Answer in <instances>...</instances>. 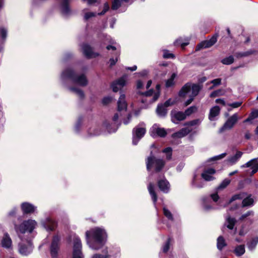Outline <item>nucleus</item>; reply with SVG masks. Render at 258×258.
Segmentation results:
<instances>
[{"mask_svg":"<svg viewBox=\"0 0 258 258\" xmlns=\"http://www.w3.org/2000/svg\"><path fill=\"white\" fill-rule=\"evenodd\" d=\"M86 239L90 248L98 250L105 244L107 234L104 229L95 227L86 232Z\"/></svg>","mask_w":258,"mask_h":258,"instance_id":"nucleus-1","label":"nucleus"},{"mask_svg":"<svg viewBox=\"0 0 258 258\" xmlns=\"http://www.w3.org/2000/svg\"><path fill=\"white\" fill-rule=\"evenodd\" d=\"M61 78L63 81L69 80L81 86H85L88 84V81L85 75H78L71 68H68L62 72Z\"/></svg>","mask_w":258,"mask_h":258,"instance_id":"nucleus-2","label":"nucleus"},{"mask_svg":"<svg viewBox=\"0 0 258 258\" xmlns=\"http://www.w3.org/2000/svg\"><path fill=\"white\" fill-rule=\"evenodd\" d=\"M200 90V86L197 84H193L191 86L190 84H186L181 88L179 95L182 97H189V99L185 102V106H187L191 103L194 98L199 94Z\"/></svg>","mask_w":258,"mask_h":258,"instance_id":"nucleus-3","label":"nucleus"},{"mask_svg":"<svg viewBox=\"0 0 258 258\" xmlns=\"http://www.w3.org/2000/svg\"><path fill=\"white\" fill-rule=\"evenodd\" d=\"M37 225V223L35 220L29 219L24 221L20 225H15V229L19 237L23 240V235L26 233H31Z\"/></svg>","mask_w":258,"mask_h":258,"instance_id":"nucleus-4","label":"nucleus"},{"mask_svg":"<svg viewBox=\"0 0 258 258\" xmlns=\"http://www.w3.org/2000/svg\"><path fill=\"white\" fill-rule=\"evenodd\" d=\"M164 162L162 159H157L151 156L147 159L146 162L147 169L150 170L151 168L155 167L157 172L159 171L164 166Z\"/></svg>","mask_w":258,"mask_h":258,"instance_id":"nucleus-5","label":"nucleus"},{"mask_svg":"<svg viewBox=\"0 0 258 258\" xmlns=\"http://www.w3.org/2000/svg\"><path fill=\"white\" fill-rule=\"evenodd\" d=\"M145 124L142 123L135 127L133 131V144L136 145L146 133Z\"/></svg>","mask_w":258,"mask_h":258,"instance_id":"nucleus-6","label":"nucleus"},{"mask_svg":"<svg viewBox=\"0 0 258 258\" xmlns=\"http://www.w3.org/2000/svg\"><path fill=\"white\" fill-rule=\"evenodd\" d=\"M82 244L81 240L78 237H75L74 240L73 258H83L82 252Z\"/></svg>","mask_w":258,"mask_h":258,"instance_id":"nucleus-7","label":"nucleus"},{"mask_svg":"<svg viewBox=\"0 0 258 258\" xmlns=\"http://www.w3.org/2000/svg\"><path fill=\"white\" fill-rule=\"evenodd\" d=\"M60 238L58 235H55L53 237L50 247V254L52 258H58V251L59 248Z\"/></svg>","mask_w":258,"mask_h":258,"instance_id":"nucleus-8","label":"nucleus"},{"mask_svg":"<svg viewBox=\"0 0 258 258\" xmlns=\"http://www.w3.org/2000/svg\"><path fill=\"white\" fill-rule=\"evenodd\" d=\"M238 120V116L237 113L233 114L230 117L223 126L220 129L219 132L222 133L225 130L231 129Z\"/></svg>","mask_w":258,"mask_h":258,"instance_id":"nucleus-9","label":"nucleus"},{"mask_svg":"<svg viewBox=\"0 0 258 258\" xmlns=\"http://www.w3.org/2000/svg\"><path fill=\"white\" fill-rule=\"evenodd\" d=\"M218 34H216L209 39L203 41L196 47V50L199 51L202 49L207 48L213 46L217 41Z\"/></svg>","mask_w":258,"mask_h":258,"instance_id":"nucleus-10","label":"nucleus"},{"mask_svg":"<svg viewBox=\"0 0 258 258\" xmlns=\"http://www.w3.org/2000/svg\"><path fill=\"white\" fill-rule=\"evenodd\" d=\"M150 134V135L153 137H156L157 136L164 137L167 134L165 129L160 127L157 124H154L151 128Z\"/></svg>","mask_w":258,"mask_h":258,"instance_id":"nucleus-11","label":"nucleus"},{"mask_svg":"<svg viewBox=\"0 0 258 258\" xmlns=\"http://www.w3.org/2000/svg\"><path fill=\"white\" fill-rule=\"evenodd\" d=\"M126 78L127 76L124 75L114 81L111 85L113 91L116 92L123 87L126 84Z\"/></svg>","mask_w":258,"mask_h":258,"instance_id":"nucleus-12","label":"nucleus"},{"mask_svg":"<svg viewBox=\"0 0 258 258\" xmlns=\"http://www.w3.org/2000/svg\"><path fill=\"white\" fill-rule=\"evenodd\" d=\"M27 245L23 243L19 244V252L23 255H26L31 253L33 249V246L30 240L26 239Z\"/></svg>","mask_w":258,"mask_h":258,"instance_id":"nucleus-13","label":"nucleus"},{"mask_svg":"<svg viewBox=\"0 0 258 258\" xmlns=\"http://www.w3.org/2000/svg\"><path fill=\"white\" fill-rule=\"evenodd\" d=\"M241 168L245 167H250L251 171L250 172V175H252L258 171V162L257 159H252L246 163L241 165Z\"/></svg>","mask_w":258,"mask_h":258,"instance_id":"nucleus-14","label":"nucleus"},{"mask_svg":"<svg viewBox=\"0 0 258 258\" xmlns=\"http://www.w3.org/2000/svg\"><path fill=\"white\" fill-rule=\"evenodd\" d=\"M171 120L174 123H178L179 121L184 120L186 115L183 112L173 110L171 112Z\"/></svg>","mask_w":258,"mask_h":258,"instance_id":"nucleus-15","label":"nucleus"},{"mask_svg":"<svg viewBox=\"0 0 258 258\" xmlns=\"http://www.w3.org/2000/svg\"><path fill=\"white\" fill-rule=\"evenodd\" d=\"M215 173L216 170L214 169L210 168L205 169L202 173L201 176L205 181H210L215 179L213 175Z\"/></svg>","mask_w":258,"mask_h":258,"instance_id":"nucleus-16","label":"nucleus"},{"mask_svg":"<svg viewBox=\"0 0 258 258\" xmlns=\"http://www.w3.org/2000/svg\"><path fill=\"white\" fill-rule=\"evenodd\" d=\"M82 48L84 54L88 58L95 57L98 55V53L93 52L91 47L86 44H83Z\"/></svg>","mask_w":258,"mask_h":258,"instance_id":"nucleus-17","label":"nucleus"},{"mask_svg":"<svg viewBox=\"0 0 258 258\" xmlns=\"http://www.w3.org/2000/svg\"><path fill=\"white\" fill-rule=\"evenodd\" d=\"M158 185L159 189L164 193H167L169 190V183L165 178L158 180Z\"/></svg>","mask_w":258,"mask_h":258,"instance_id":"nucleus-18","label":"nucleus"},{"mask_svg":"<svg viewBox=\"0 0 258 258\" xmlns=\"http://www.w3.org/2000/svg\"><path fill=\"white\" fill-rule=\"evenodd\" d=\"M42 224L47 231H52L56 226V223L51 218H47L45 221L42 222Z\"/></svg>","mask_w":258,"mask_h":258,"instance_id":"nucleus-19","label":"nucleus"},{"mask_svg":"<svg viewBox=\"0 0 258 258\" xmlns=\"http://www.w3.org/2000/svg\"><path fill=\"white\" fill-rule=\"evenodd\" d=\"M22 210L24 214H30L35 212L36 207L28 203H24L21 205Z\"/></svg>","mask_w":258,"mask_h":258,"instance_id":"nucleus-20","label":"nucleus"},{"mask_svg":"<svg viewBox=\"0 0 258 258\" xmlns=\"http://www.w3.org/2000/svg\"><path fill=\"white\" fill-rule=\"evenodd\" d=\"M191 131V129L188 127H184L172 134V137L174 138H181L187 135Z\"/></svg>","mask_w":258,"mask_h":258,"instance_id":"nucleus-21","label":"nucleus"},{"mask_svg":"<svg viewBox=\"0 0 258 258\" xmlns=\"http://www.w3.org/2000/svg\"><path fill=\"white\" fill-rule=\"evenodd\" d=\"M118 110L119 111L126 110L127 104L125 100V95L121 94L117 102Z\"/></svg>","mask_w":258,"mask_h":258,"instance_id":"nucleus-22","label":"nucleus"},{"mask_svg":"<svg viewBox=\"0 0 258 258\" xmlns=\"http://www.w3.org/2000/svg\"><path fill=\"white\" fill-rule=\"evenodd\" d=\"M60 9L61 13L64 16H68L71 13V10L70 9L68 6V0H62V3L61 4Z\"/></svg>","mask_w":258,"mask_h":258,"instance_id":"nucleus-23","label":"nucleus"},{"mask_svg":"<svg viewBox=\"0 0 258 258\" xmlns=\"http://www.w3.org/2000/svg\"><path fill=\"white\" fill-rule=\"evenodd\" d=\"M236 223V220L234 218H231L230 216H227L226 218V221L224 224V226L226 227L230 230H233Z\"/></svg>","mask_w":258,"mask_h":258,"instance_id":"nucleus-24","label":"nucleus"},{"mask_svg":"<svg viewBox=\"0 0 258 258\" xmlns=\"http://www.w3.org/2000/svg\"><path fill=\"white\" fill-rule=\"evenodd\" d=\"M220 111V108L218 106H215L212 107L210 111L209 118L210 120H214L215 117L219 115Z\"/></svg>","mask_w":258,"mask_h":258,"instance_id":"nucleus-25","label":"nucleus"},{"mask_svg":"<svg viewBox=\"0 0 258 258\" xmlns=\"http://www.w3.org/2000/svg\"><path fill=\"white\" fill-rule=\"evenodd\" d=\"M242 154L243 153L242 152L237 151L235 155L228 158L227 159V161L231 165H233L238 161L242 156Z\"/></svg>","mask_w":258,"mask_h":258,"instance_id":"nucleus-26","label":"nucleus"},{"mask_svg":"<svg viewBox=\"0 0 258 258\" xmlns=\"http://www.w3.org/2000/svg\"><path fill=\"white\" fill-rule=\"evenodd\" d=\"M3 247L9 248L11 246L12 240L8 234H5L2 241Z\"/></svg>","mask_w":258,"mask_h":258,"instance_id":"nucleus-27","label":"nucleus"},{"mask_svg":"<svg viewBox=\"0 0 258 258\" xmlns=\"http://www.w3.org/2000/svg\"><path fill=\"white\" fill-rule=\"evenodd\" d=\"M129 0H113L111 8L112 10H116L120 7L124 5V4L128 3Z\"/></svg>","mask_w":258,"mask_h":258,"instance_id":"nucleus-28","label":"nucleus"},{"mask_svg":"<svg viewBox=\"0 0 258 258\" xmlns=\"http://www.w3.org/2000/svg\"><path fill=\"white\" fill-rule=\"evenodd\" d=\"M148 189L149 192L150 193V195H151V196L152 197V199L153 200L154 204L155 205L156 202L157 200V195L154 190V185L152 183H149V184L148 186Z\"/></svg>","mask_w":258,"mask_h":258,"instance_id":"nucleus-29","label":"nucleus"},{"mask_svg":"<svg viewBox=\"0 0 258 258\" xmlns=\"http://www.w3.org/2000/svg\"><path fill=\"white\" fill-rule=\"evenodd\" d=\"M156 111L158 115L161 117L165 116L167 113V109L163 105H159Z\"/></svg>","mask_w":258,"mask_h":258,"instance_id":"nucleus-30","label":"nucleus"},{"mask_svg":"<svg viewBox=\"0 0 258 258\" xmlns=\"http://www.w3.org/2000/svg\"><path fill=\"white\" fill-rule=\"evenodd\" d=\"M235 254L238 256L243 255L245 252V246L244 245H239L236 246L234 250Z\"/></svg>","mask_w":258,"mask_h":258,"instance_id":"nucleus-31","label":"nucleus"},{"mask_svg":"<svg viewBox=\"0 0 258 258\" xmlns=\"http://www.w3.org/2000/svg\"><path fill=\"white\" fill-rule=\"evenodd\" d=\"M191 184L192 186L197 188H202L204 186V183L201 181H199L197 178V175H194L192 180Z\"/></svg>","mask_w":258,"mask_h":258,"instance_id":"nucleus-32","label":"nucleus"},{"mask_svg":"<svg viewBox=\"0 0 258 258\" xmlns=\"http://www.w3.org/2000/svg\"><path fill=\"white\" fill-rule=\"evenodd\" d=\"M257 243H258V237H255V238H253L250 242H247V245L248 248L250 250H253L255 248Z\"/></svg>","mask_w":258,"mask_h":258,"instance_id":"nucleus-33","label":"nucleus"},{"mask_svg":"<svg viewBox=\"0 0 258 258\" xmlns=\"http://www.w3.org/2000/svg\"><path fill=\"white\" fill-rule=\"evenodd\" d=\"M226 245L225 239L224 238L220 236L217 239V246L219 250H221L224 246Z\"/></svg>","mask_w":258,"mask_h":258,"instance_id":"nucleus-34","label":"nucleus"},{"mask_svg":"<svg viewBox=\"0 0 258 258\" xmlns=\"http://www.w3.org/2000/svg\"><path fill=\"white\" fill-rule=\"evenodd\" d=\"M92 258H110V255L108 253L107 249L103 250V254L95 253L93 254Z\"/></svg>","mask_w":258,"mask_h":258,"instance_id":"nucleus-35","label":"nucleus"},{"mask_svg":"<svg viewBox=\"0 0 258 258\" xmlns=\"http://www.w3.org/2000/svg\"><path fill=\"white\" fill-rule=\"evenodd\" d=\"M70 91L76 94L80 98H83L84 96V93L82 90L77 88H70Z\"/></svg>","mask_w":258,"mask_h":258,"instance_id":"nucleus-36","label":"nucleus"},{"mask_svg":"<svg viewBox=\"0 0 258 258\" xmlns=\"http://www.w3.org/2000/svg\"><path fill=\"white\" fill-rule=\"evenodd\" d=\"M246 196V194L245 193H240L239 194H236L232 196V197L230 199L229 201V204L232 203V202L236 200L242 199L244 198Z\"/></svg>","mask_w":258,"mask_h":258,"instance_id":"nucleus-37","label":"nucleus"},{"mask_svg":"<svg viewBox=\"0 0 258 258\" xmlns=\"http://www.w3.org/2000/svg\"><path fill=\"white\" fill-rule=\"evenodd\" d=\"M234 62V57L233 56L231 55L227 57H226L223 59L221 60V62L226 65H229L232 64Z\"/></svg>","mask_w":258,"mask_h":258,"instance_id":"nucleus-38","label":"nucleus"},{"mask_svg":"<svg viewBox=\"0 0 258 258\" xmlns=\"http://www.w3.org/2000/svg\"><path fill=\"white\" fill-rule=\"evenodd\" d=\"M253 200L250 197L245 198L242 201V206L247 207L253 205Z\"/></svg>","mask_w":258,"mask_h":258,"instance_id":"nucleus-39","label":"nucleus"},{"mask_svg":"<svg viewBox=\"0 0 258 258\" xmlns=\"http://www.w3.org/2000/svg\"><path fill=\"white\" fill-rule=\"evenodd\" d=\"M176 76V74L173 73L171 75L170 78L167 80L166 82V86L167 87H170L174 84V80Z\"/></svg>","mask_w":258,"mask_h":258,"instance_id":"nucleus-40","label":"nucleus"},{"mask_svg":"<svg viewBox=\"0 0 258 258\" xmlns=\"http://www.w3.org/2000/svg\"><path fill=\"white\" fill-rule=\"evenodd\" d=\"M230 183V180L229 179H225L219 185L217 189H221L225 188Z\"/></svg>","mask_w":258,"mask_h":258,"instance_id":"nucleus-41","label":"nucleus"},{"mask_svg":"<svg viewBox=\"0 0 258 258\" xmlns=\"http://www.w3.org/2000/svg\"><path fill=\"white\" fill-rule=\"evenodd\" d=\"M163 152L166 155L167 160H170L172 157V149L170 147H167L163 150Z\"/></svg>","mask_w":258,"mask_h":258,"instance_id":"nucleus-42","label":"nucleus"},{"mask_svg":"<svg viewBox=\"0 0 258 258\" xmlns=\"http://www.w3.org/2000/svg\"><path fill=\"white\" fill-rule=\"evenodd\" d=\"M197 110V107L195 106H192L187 109L184 112L187 115H190L192 113L195 112Z\"/></svg>","mask_w":258,"mask_h":258,"instance_id":"nucleus-43","label":"nucleus"},{"mask_svg":"<svg viewBox=\"0 0 258 258\" xmlns=\"http://www.w3.org/2000/svg\"><path fill=\"white\" fill-rule=\"evenodd\" d=\"M164 215L170 220L172 221L173 218L171 213L166 208H163Z\"/></svg>","mask_w":258,"mask_h":258,"instance_id":"nucleus-44","label":"nucleus"},{"mask_svg":"<svg viewBox=\"0 0 258 258\" xmlns=\"http://www.w3.org/2000/svg\"><path fill=\"white\" fill-rule=\"evenodd\" d=\"M174 44L175 45H180L182 48H184L185 46L187 45L188 44V42L187 41L186 42H183L182 41V39L181 38L177 39L174 42Z\"/></svg>","mask_w":258,"mask_h":258,"instance_id":"nucleus-45","label":"nucleus"},{"mask_svg":"<svg viewBox=\"0 0 258 258\" xmlns=\"http://www.w3.org/2000/svg\"><path fill=\"white\" fill-rule=\"evenodd\" d=\"M97 15V13L91 12H88L85 13L84 15V19L86 20H88L90 18L94 17Z\"/></svg>","mask_w":258,"mask_h":258,"instance_id":"nucleus-46","label":"nucleus"},{"mask_svg":"<svg viewBox=\"0 0 258 258\" xmlns=\"http://www.w3.org/2000/svg\"><path fill=\"white\" fill-rule=\"evenodd\" d=\"M210 83L213 84V86L211 87V89H213L214 87L218 86L221 83V79L218 78L214 79L211 81Z\"/></svg>","mask_w":258,"mask_h":258,"instance_id":"nucleus-47","label":"nucleus"},{"mask_svg":"<svg viewBox=\"0 0 258 258\" xmlns=\"http://www.w3.org/2000/svg\"><path fill=\"white\" fill-rule=\"evenodd\" d=\"M223 94H224V93L222 90H217V91H214L213 92H212L210 96L212 97H214L222 95Z\"/></svg>","mask_w":258,"mask_h":258,"instance_id":"nucleus-48","label":"nucleus"},{"mask_svg":"<svg viewBox=\"0 0 258 258\" xmlns=\"http://www.w3.org/2000/svg\"><path fill=\"white\" fill-rule=\"evenodd\" d=\"M160 85H157L156 86V88L158 90V92H156V93H155L154 94V97L152 99V102H155V101H156L157 100V99L159 98V90L160 89Z\"/></svg>","mask_w":258,"mask_h":258,"instance_id":"nucleus-49","label":"nucleus"},{"mask_svg":"<svg viewBox=\"0 0 258 258\" xmlns=\"http://www.w3.org/2000/svg\"><path fill=\"white\" fill-rule=\"evenodd\" d=\"M226 155V153H222L220 155L214 156L210 159V160H218L225 157Z\"/></svg>","mask_w":258,"mask_h":258,"instance_id":"nucleus-50","label":"nucleus"},{"mask_svg":"<svg viewBox=\"0 0 258 258\" xmlns=\"http://www.w3.org/2000/svg\"><path fill=\"white\" fill-rule=\"evenodd\" d=\"M170 242V239L169 238L163 247V251L164 252H166L169 250Z\"/></svg>","mask_w":258,"mask_h":258,"instance_id":"nucleus-51","label":"nucleus"},{"mask_svg":"<svg viewBox=\"0 0 258 258\" xmlns=\"http://www.w3.org/2000/svg\"><path fill=\"white\" fill-rule=\"evenodd\" d=\"M109 9V6L107 3H105L104 5L103 11L99 13H98V15H104Z\"/></svg>","mask_w":258,"mask_h":258,"instance_id":"nucleus-52","label":"nucleus"},{"mask_svg":"<svg viewBox=\"0 0 258 258\" xmlns=\"http://www.w3.org/2000/svg\"><path fill=\"white\" fill-rule=\"evenodd\" d=\"M200 123V120L199 119H195L187 122L185 124L189 126H194L199 124Z\"/></svg>","mask_w":258,"mask_h":258,"instance_id":"nucleus-53","label":"nucleus"},{"mask_svg":"<svg viewBox=\"0 0 258 258\" xmlns=\"http://www.w3.org/2000/svg\"><path fill=\"white\" fill-rule=\"evenodd\" d=\"M112 101V98L110 97H105L102 99V103L104 105H107Z\"/></svg>","mask_w":258,"mask_h":258,"instance_id":"nucleus-54","label":"nucleus"},{"mask_svg":"<svg viewBox=\"0 0 258 258\" xmlns=\"http://www.w3.org/2000/svg\"><path fill=\"white\" fill-rule=\"evenodd\" d=\"M253 215V212L252 211H248L247 213H246L244 214H243L240 219V220H243L244 219L246 218V217L249 216H252Z\"/></svg>","mask_w":258,"mask_h":258,"instance_id":"nucleus-55","label":"nucleus"},{"mask_svg":"<svg viewBox=\"0 0 258 258\" xmlns=\"http://www.w3.org/2000/svg\"><path fill=\"white\" fill-rule=\"evenodd\" d=\"M163 57L165 58H173L174 55L167 51H165L163 53Z\"/></svg>","mask_w":258,"mask_h":258,"instance_id":"nucleus-56","label":"nucleus"},{"mask_svg":"<svg viewBox=\"0 0 258 258\" xmlns=\"http://www.w3.org/2000/svg\"><path fill=\"white\" fill-rule=\"evenodd\" d=\"M247 232V229H245L244 227L242 226L238 232V234L239 235L242 236L245 235L246 234Z\"/></svg>","mask_w":258,"mask_h":258,"instance_id":"nucleus-57","label":"nucleus"},{"mask_svg":"<svg viewBox=\"0 0 258 258\" xmlns=\"http://www.w3.org/2000/svg\"><path fill=\"white\" fill-rule=\"evenodd\" d=\"M249 116L252 119L257 118L258 117V110H253L250 114Z\"/></svg>","mask_w":258,"mask_h":258,"instance_id":"nucleus-58","label":"nucleus"},{"mask_svg":"<svg viewBox=\"0 0 258 258\" xmlns=\"http://www.w3.org/2000/svg\"><path fill=\"white\" fill-rule=\"evenodd\" d=\"M242 103L241 102H235L231 104H228L229 106L232 107V108H237L241 105Z\"/></svg>","mask_w":258,"mask_h":258,"instance_id":"nucleus-59","label":"nucleus"},{"mask_svg":"<svg viewBox=\"0 0 258 258\" xmlns=\"http://www.w3.org/2000/svg\"><path fill=\"white\" fill-rule=\"evenodd\" d=\"M155 93H154V91L152 89H151L147 92H145L142 94L143 95H145V96L148 97V96H151L152 95H154Z\"/></svg>","mask_w":258,"mask_h":258,"instance_id":"nucleus-60","label":"nucleus"},{"mask_svg":"<svg viewBox=\"0 0 258 258\" xmlns=\"http://www.w3.org/2000/svg\"><path fill=\"white\" fill-rule=\"evenodd\" d=\"M174 102L173 101H172L171 99H168L167 100L164 104L163 105L165 107H167L172 104H173Z\"/></svg>","mask_w":258,"mask_h":258,"instance_id":"nucleus-61","label":"nucleus"},{"mask_svg":"<svg viewBox=\"0 0 258 258\" xmlns=\"http://www.w3.org/2000/svg\"><path fill=\"white\" fill-rule=\"evenodd\" d=\"M0 32L3 39H5L7 36V30L4 28H0Z\"/></svg>","mask_w":258,"mask_h":258,"instance_id":"nucleus-62","label":"nucleus"},{"mask_svg":"<svg viewBox=\"0 0 258 258\" xmlns=\"http://www.w3.org/2000/svg\"><path fill=\"white\" fill-rule=\"evenodd\" d=\"M211 198L214 202H217L219 199V196L217 194H213L211 195Z\"/></svg>","mask_w":258,"mask_h":258,"instance_id":"nucleus-63","label":"nucleus"},{"mask_svg":"<svg viewBox=\"0 0 258 258\" xmlns=\"http://www.w3.org/2000/svg\"><path fill=\"white\" fill-rule=\"evenodd\" d=\"M143 87V82L141 81H140V80L138 81L137 83V88L140 89L142 88Z\"/></svg>","mask_w":258,"mask_h":258,"instance_id":"nucleus-64","label":"nucleus"}]
</instances>
